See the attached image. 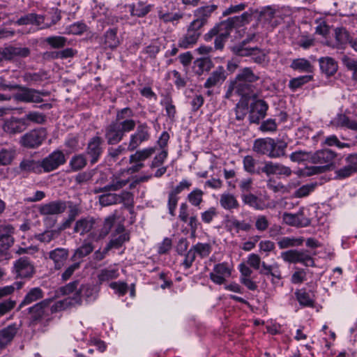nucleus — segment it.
<instances>
[{
    "label": "nucleus",
    "mask_w": 357,
    "mask_h": 357,
    "mask_svg": "<svg viewBox=\"0 0 357 357\" xmlns=\"http://www.w3.org/2000/svg\"><path fill=\"white\" fill-rule=\"evenodd\" d=\"M133 116L134 112L129 107L117 111L116 119L105 128V137L108 144H118L126 133L134 130L137 124Z\"/></svg>",
    "instance_id": "f257e3e1"
},
{
    "label": "nucleus",
    "mask_w": 357,
    "mask_h": 357,
    "mask_svg": "<svg viewBox=\"0 0 357 357\" xmlns=\"http://www.w3.org/2000/svg\"><path fill=\"white\" fill-rule=\"evenodd\" d=\"M250 16V15L248 13H244L241 16L230 17L227 20L221 22L205 34L204 39L206 40H211L213 37H215L214 42L215 48L216 50H222L235 25L243 22L244 20H247Z\"/></svg>",
    "instance_id": "f03ea898"
},
{
    "label": "nucleus",
    "mask_w": 357,
    "mask_h": 357,
    "mask_svg": "<svg viewBox=\"0 0 357 357\" xmlns=\"http://www.w3.org/2000/svg\"><path fill=\"white\" fill-rule=\"evenodd\" d=\"M335 152L330 149L319 150L312 154L310 160L312 162L320 164V166H312L306 169L305 174L308 176L326 172L333 166V160L335 158Z\"/></svg>",
    "instance_id": "7ed1b4c3"
},
{
    "label": "nucleus",
    "mask_w": 357,
    "mask_h": 357,
    "mask_svg": "<svg viewBox=\"0 0 357 357\" xmlns=\"http://www.w3.org/2000/svg\"><path fill=\"white\" fill-rule=\"evenodd\" d=\"M15 228L10 224L0 225V261L10 258L9 249L13 245Z\"/></svg>",
    "instance_id": "20e7f679"
},
{
    "label": "nucleus",
    "mask_w": 357,
    "mask_h": 357,
    "mask_svg": "<svg viewBox=\"0 0 357 357\" xmlns=\"http://www.w3.org/2000/svg\"><path fill=\"white\" fill-rule=\"evenodd\" d=\"M204 22L203 20L196 19L194 20L187 31V33L180 38L178 42V45L182 49H188L195 45L200 36L199 29L204 26Z\"/></svg>",
    "instance_id": "39448f33"
},
{
    "label": "nucleus",
    "mask_w": 357,
    "mask_h": 357,
    "mask_svg": "<svg viewBox=\"0 0 357 357\" xmlns=\"http://www.w3.org/2000/svg\"><path fill=\"white\" fill-rule=\"evenodd\" d=\"M151 139V128L146 123H139L135 131L130 135L128 150L133 151Z\"/></svg>",
    "instance_id": "423d86ee"
},
{
    "label": "nucleus",
    "mask_w": 357,
    "mask_h": 357,
    "mask_svg": "<svg viewBox=\"0 0 357 357\" xmlns=\"http://www.w3.org/2000/svg\"><path fill=\"white\" fill-rule=\"evenodd\" d=\"M231 50L234 54L239 56H252L255 63H263L266 60L267 54L257 47H243L242 45H235L231 47Z\"/></svg>",
    "instance_id": "0eeeda50"
},
{
    "label": "nucleus",
    "mask_w": 357,
    "mask_h": 357,
    "mask_svg": "<svg viewBox=\"0 0 357 357\" xmlns=\"http://www.w3.org/2000/svg\"><path fill=\"white\" fill-rule=\"evenodd\" d=\"M66 162V156L63 151L55 150L40 161L41 169L48 173L56 170Z\"/></svg>",
    "instance_id": "6e6552de"
},
{
    "label": "nucleus",
    "mask_w": 357,
    "mask_h": 357,
    "mask_svg": "<svg viewBox=\"0 0 357 357\" xmlns=\"http://www.w3.org/2000/svg\"><path fill=\"white\" fill-rule=\"evenodd\" d=\"M18 89L19 91L14 94L13 98L20 102L40 103L43 102L42 96H47L49 94L47 91H40L20 86Z\"/></svg>",
    "instance_id": "1a4fd4ad"
},
{
    "label": "nucleus",
    "mask_w": 357,
    "mask_h": 357,
    "mask_svg": "<svg viewBox=\"0 0 357 357\" xmlns=\"http://www.w3.org/2000/svg\"><path fill=\"white\" fill-rule=\"evenodd\" d=\"M46 130L44 128L34 129L26 133L21 139V144L26 148L38 147L46 138Z\"/></svg>",
    "instance_id": "9d476101"
},
{
    "label": "nucleus",
    "mask_w": 357,
    "mask_h": 357,
    "mask_svg": "<svg viewBox=\"0 0 357 357\" xmlns=\"http://www.w3.org/2000/svg\"><path fill=\"white\" fill-rule=\"evenodd\" d=\"M252 100L253 102L249 107L248 119L250 123H259L266 116L268 105L264 100L257 98Z\"/></svg>",
    "instance_id": "9b49d317"
},
{
    "label": "nucleus",
    "mask_w": 357,
    "mask_h": 357,
    "mask_svg": "<svg viewBox=\"0 0 357 357\" xmlns=\"http://www.w3.org/2000/svg\"><path fill=\"white\" fill-rule=\"evenodd\" d=\"M51 299H45L29 308V313L32 322L36 323L50 316Z\"/></svg>",
    "instance_id": "f8f14e48"
},
{
    "label": "nucleus",
    "mask_w": 357,
    "mask_h": 357,
    "mask_svg": "<svg viewBox=\"0 0 357 357\" xmlns=\"http://www.w3.org/2000/svg\"><path fill=\"white\" fill-rule=\"evenodd\" d=\"M231 274V269L226 262L217 264L209 274L211 281L216 284H222Z\"/></svg>",
    "instance_id": "ddd939ff"
},
{
    "label": "nucleus",
    "mask_w": 357,
    "mask_h": 357,
    "mask_svg": "<svg viewBox=\"0 0 357 357\" xmlns=\"http://www.w3.org/2000/svg\"><path fill=\"white\" fill-rule=\"evenodd\" d=\"M130 239L129 234L126 231L123 225H118L112 233L109 242L106 245V250L119 248L123 244Z\"/></svg>",
    "instance_id": "4468645a"
},
{
    "label": "nucleus",
    "mask_w": 357,
    "mask_h": 357,
    "mask_svg": "<svg viewBox=\"0 0 357 357\" xmlns=\"http://www.w3.org/2000/svg\"><path fill=\"white\" fill-rule=\"evenodd\" d=\"M129 183L128 178H123L121 174H113L109 183L102 188H96V193L114 192L123 188Z\"/></svg>",
    "instance_id": "2eb2a0df"
},
{
    "label": "nucleus",
    "mask_w": 357,
    "mask_h": 357,
    "mask_svg": "<svg viewBox=\"0 0 357 357\" xmlns=\"http://www.w3.org/2000/svg\"><path fill=\"white\" fill-rule=\"evenodd\" d=\"M66 208V202L56 200L40 205L38 211L43 215H58L63 213Z\"/></svg>",
    "instance_id": "dca6fc26"
},
{
    "label": "nucleus",
    "mask_w": 357,
    "mask_h": 357,
    "mask_svg": "<svg viewBox=\"0 0 357 357\" xmlns=\"http://www.w3.org/2000/svg\"><path fill=\"white\" fill-rule=\"evenodd\" d=\"M281 257L284 261L294 264H305L308 261L312 260L307 251L305 250H290L282 252Z\"/></svg>",
    "instance_id": "f3484780"
},
{
    "label": "nucleus",
    "mask_w": 357,
    "mask_h": 357,
    "mask_svg": "<svg viewBox=\"0 0 357 357\" xmlns=\"http://www.w3.org/2000/svg\"><path fill=\"white\" fill-rule=\"evenodd\" d=\"M130 196V192L122 191L119 194L106 192L99 196L98 200L100 204L102 206L118 204L123 202Z\"/></svg>",
    "instance_id": "a211bd4d"
},
{
    "label": "nucleus",
    "mask_w": 357,
    "mask_h": 357,
    "mask_svg": "<svg viewBox=\"0 0 357 357\" xmlns=\"http://www.w3.org/2000/svg\"><path fill=\"white\" fill-rule=\"evenodd\" d=\"M27 128V123H25L24 117L17 118L11 116L6 119L3 125V129L5 132L10 134L20 133L24 131Z\"/></svg>",
    "instance_id": "6ab92c4d"
},
{
    "label": "nucleus",
    "mask_w": 357,
    "mask_h": 357,
    "mask_svg": "<svg viewBox=\"0 0 357 357\" xmlns=\"http://www.w3.org/2000/svg\"><path fill=\"white\" fill-rule=\"evenodd\" d=\"M234 87L236 88V93L241 96V99H255L257 94L255 92V88L252 84L243 81L234 79L233 81Z\"/></svg>",
    "instance_id": "aec40b11"
},
{
    "label": "nucleus",
    "mask_w": 357,
    "mask_h": 357,
    "mask_svg": "<svg viewBox=\"0 0 357 357\" xmlns=\"http://www.w3.org/2000/svg\"><path fill=\"white\" fill-rule=\"evenodd\" d=\"M103 140L98 136L93 137L88 143L86 153L91 157V162L96 163L102 153Z\"/></svg>",
    "instance_id": "412c9836"
},
{
    "label": "nucleus",
    "mask_w": 357,
    "mask_h": 357,
    "mask_svg": "<svg viewBox=\"0 0 357 357\" xmlns=\"http://www.w3.org/2000/svg\"><path fill=\"white\" fill-rule=\"evenodd\" d=\"M97 290L95 287L89 284L82 285L78 291H76V296L73 297L75 305H81L82 298L86 301H94L97 297Z\"/></svg>",
    "instance_id": "4be33fe9"
},
{
    "label": "nucleus",
    "mask_w": 357,
    "mask_h": 357,
    "mask_svg": "<svg viewBox=\"0 0 357 357\" xmlns=\"http://www.w3.org/2000/svg\"><path fill=\"white\" fill-rule=\"evenodd\" d=\"M69 255L66 248H57L48 253L49 259L53 261L55 269L59 270L65 265Z\"/></svg>",
    "instance_id": "5701e85b"
},
{
    "label": "nucleus",
    "mask_w": 357,
    "mask_h": 357,
    "mask_svg": "<svg viewBox=\"0 0 357 357\" xmlns=\"http://www.w3.org/2000/svg\"><path fill=\"white\" fill-rule=\"evenodd\" d=\"M282 220L285 224L296 227H305L310 225V219L304 217L301 212L295 214L284 213Z\"/></svg>",
    "instance_id": "b1692460"
},
{
    "label": "nucleus",
    "mask_w": 357,
    "mask_h": 357,
    "mask_svg": "<svg viewBox=\"0 0 357 357\" xmlns=\"http://www.w3.org/2000/svg\"><path fill=\"white\" fill-rule=\"evenodd\" d=\"M14 268L17 277L29 278L33 273V266L26 257H21L15 261Z\"/></svg>",
    "instance_id": "393cba45"
},
{
    "label": "nucleus",
    "mask_w": 357,
    "mask_h": 357,
    "mask_svg": "<svg viewBox=\"0 0 357 357\" xmlns=\"http://www.w3.org/2000/svg\"><path fill=\"white\" fill-rule=\"evenodd\" d=\"M18 331L17 324H11L0 330V349H5L9 345Z\"/></svg>",
    "instance_id": "a878e982"
},
{
    "label": "nucleus",
    "mask_w": 357,
    "mask_h": 357,
    "mask_svg": "<svg viewBox=\"0 0 357 357\" xmlns=\"http://www.w3.org/2000/svg\"><path fill=\"white\" fill-rule=\"evenodd\" d=\"M226 79L225 70L222 66H218L206 79L204 83L205 88H211L221 84Z\"/></svg>",
    "instance_id": "bb28decb"
},
{
    "label": "nucleus",
    "mask_w": 357,
    "mask_h": 357,
    "mask_svg": "<svg viewBox=\"0 0 357 357\" xmlns=\"http://www.w3.org/2000/svg\"><path fill=\"white\" fill-rule=\"evenodd\" d=\"M272 138H262L255 140L253 151L261 155H266L271 158V149L273 147Z\"/></svg>",
    "instance_id": "cd10ccee"
},
{
    "label": "nucleus",
    "mask_w": 357,
    "mask_h": 357,
    "mask_svg": "<svg viewBox=\"0 0 357 357\" xmlns=\"http://www.w3.org/2000/svg\"><path fill=\"white\" fill-rule=\"evenodd\" d=\"M219 203L220 206L227 211H232L239 207L236 197L231 193L224 192L220 195Z\"/></svg>",
    "instance_id": "c85d7f7f"
},
{
    "label": "nucleus",
    "mask_w": 357,
    "mask_h": 357,
    "mask_svg": "<svg viewBox=\"0 0 357 357\" xmlns=\"http://www.w3.org/2000/svg\"><path fill=\"white\" fill-rule=\"evenodd\" d=\"M250 114L249 101L246 99H241L234 108L235 118L232 121L238 122V125L245 119L248 114Z\"/></svg>",
    "instance_id": "c756f323"
},
{
    "label": "nucleus",
    "mask_w": 357,
    "mask_h": 357,
    "mask_svg": "<svg viewBox=\"0 0 357 357\" xmlns=\"http://www.w3.org/2000/svg\"><path fill=\"white\" fill-rule=\"evenodd\" d=\"M319 62L321 72L328 77L333 75L337 70V63L331 57H321Z\"/></svg>",
    "instance_id": "7c9ffc66"
},
{
    "label": "nucleus",
    "mask_w": 357,
    "mask_h": 357,
    "mask_svg": "<svg viewBox=\"0 0 357 357\" xmlns=\"http://www.w3.org/2000/svg\"><path fill=\"white\" fill-rule=\"evenodd\" d=\"M242 202L244 204L255 208V210H264L265 204L257 196L252 193L241 194Z\"/></svg>",
    "instance_id": "2f4dec72"
},
{
    "label": "nucleus",
    "mask_w": 357,
    "mask_h": 357,
    "mask_svg": "<svg viewBox=\"0 0 357 357\" xmlns=\"http://www.w3.org/2000/svg\"><path fill=\"white\" fill-rule=\"evenodd\" d=\"M258 73H255L252 68L245 67L241 69L236 75L235 79L253 84L259 79Z\"/></svg>",
    "instance_id": "473e14b6"
},
{
    "label": "nucleus",
    "mask_w": 357,
    "mask_h": 357,
    "mask_svg": "<svg viewBox=\"0 0 357 357\" xmlns=\"http://www.w3.org/2000/svg\"><path fill=\"white\" fill-rule=\"evenodd\" d=\"M156 151V147H147L137 150L130 156V163L142 162L149 158Z\"/></svg>",
    "instance_id": "72a5a7b5"
},
{
    "label": "nucleus",
    "mask_w": 357,
    "mask_h": 357,
    "mask_svg": "<svg viewBox=\"0 0 357 357\" xmlns=\"http://www.w3.org/2000/svg\"><path fill=\"white\" fill-rule=\"evenodd\" d=\"M93 249L94 248L91 243L84 242L79 248L74 251L70 259L73 261L81 262V259L91 253Z\"/></svg>",
    "instance_id": "f704fd0d"
},
{
    "label": "nucleus",
    "mask_w": 357,
    "mask_h": 357,
    "mask_svg": "<svg viewBox=\"0 0 357 357\" xmlns=\"http://www.w3.org/2000/svg\"><path fill=\"white\" fill-rule=\"evenodd\" d=\"M296 298L303 307H313L314 300L313 296L305 289H298L295 292Z\"/></svg>",
    "instance_id": "c9c22d12"
},
{
    "label": "nucleus",
    "mask_w": 357,
    "mask_h": 357,
    "mask_svg": "<svg viewBox=\"0 0 357 357\" xmlns=\"http://www.w3.org/2000/svg\"><path fill=\"white\" fill-rule=\"evenodd\" d=\"M266 186L275 193H288L292 188L296 187V185L289 183L287 185H283L281 182H277L274 178H269L266 182Z\"/></svg>",
    "instance_id": "e433bc0d"
},
{
    "label": "nucleus",
    "mask_w": 357,
    "mask_h": 357,
    "mask_svg": "<svg viewBox=\"0 0 357 357\" xmlns=\"http://www.w3.org/2000/svg\"><path fill=\"white\" fill-rule=\"evenodd\" d=\"M94 220L92 218H82L77 220L74 227V231L84 235L89 232L93 227Z\"/></svg>",
    "instance_id": "4c0bfd02"
},
{
    "label": "nucleus",
    "mask_w": 357,
    "mask_h": 357,
    "mask_svg": "<svg viewBox=\"0 0 357 357\" xmlns=\"http://www.w3.org/2000/svg\"><path fill=\"white\" fill-rule=\"evenodd\" d=\"M44 296L43 291L39 287H34L30 289L26 294L24 298L20 305V307L24 305H29L39 299H41Z\"/></svg>",
    "instance_id": "58836bf2"
},
{
    "label": "nucleus",
    "mask_w": 357,
    "mask_h": 357,
    "mask_svg": "<svg viewBox=\"0 0 357 357\" xmlns=\"http://www.w3.org/2000/svg\"><path fill=\"white\" fill-rule=\"evenodd\" d=\"M212 67L213 63L209 58L197 59L194 62V70L198 75H202L204 72L209 71Z\"/></svg>",
    "instance_id": "ea45409f"
},
{
    "label": "nucleus",
    "mask_w": 357,
    "mask_h": 357,
    "mask_svg": "<svg viewBox=\"0 0 357 357\" xmlns=\"http://www.w3.org/2000/svg\"><path fill=\"white\" fill-rule=\"evenodd\" d=\"M104 44L107 48L114 50L120 44V40L117 37V31L115 29H111L107 31L104 35Z\"/></svg>",
    "instance_id": "a19ab883"
},
{
    "label": "nucleus",
    "mask_w": 357,
    "mask_h": 357,
    "mask_svg": "<svg viewBox=\"0 0 357 357\" xmlns=\"http://www.w3.org/2000/svg\"><path fill=\"white\" fill-rule=\"evenodd\" d=\"M332 123L337 127H346L357 130V122L351 121L348 116L342 114H337L333 120Z\"/></svg>",
    "instance_id": "79ce46f5"
},
{
    "label": "nucleus",
    "mask_w": 357,
    "mask_h": 357,
    "mask_svg": "<svg viewBox=\"0 0 357 357\" xmlns=\"http://www.w3.org/2000/svg\"><path fill=\"white\" fill-rule=\"evenodd\" d=\"M305 239L303 237H289L285 236L281 238L278 241V245L280 249H285L290 247H297L301 245Z\"/></svg>",
    "instance_id": "37998d69"
},
{
    "label": "nucleus",
    "mask_w": 357,
    "mask_h": 357,
    "mask_svg": "<svg viewBox=\"0 0 357 357\" xmlns=\"http://www.w3.org/2000/svg\"><path fill=\"white\" fill-rule=\"evenodd\" d=\"M119 273L117 268L109 267L102 269L98 275L99 283L102 284L105 282L116 279L119 277Z\"/></svg>",
    "instance_id": "c03bdc74"
},
{
    "label": "nucleus",
    "mask_w": 357,
    "mask_h": 357,
    "mask_svg": "<svg viewBox=\"0 0 357 357\" xmlns=\"http://www.w3.org/2000/svg\"><path fill=\"white\" fill-rule=\"evenodd\" d=\"M273 147L271 149V158H276L284 156L285 155V150L287 147V144L282 141L278 140L277 142L273 139Z\"/></svg>",
    "instance_id": "a18cd8bd"
},
{
    "label": "nucleus",
    "mask_w": 357,
    "mask_h": 357,
    "mask_svg": "<svg viewBox=\"0 0 357 357\" xmlns=\"http://www.w3.org/2000/svg\"><path fill=\"white\" fill-rule=\"evenodd\" d=\"M150 5L144 1H137L130 7V12L132 15L143 17L150 11Z\"/></svg>",
    "instance_id": "49530a36"
},
{
    "label": "nucleus",
    "mask_w": 357,
    "mask_h": 357,
    "mask_svg": "<svg viewBox=\"0 0 357 357\" xmlns=\"http://www.w3.org/2000/svg\"><path fill=\"white\" fill-rule=\"evenodd\" d=\"M20 169L23 172H41L40 161L24 160L20 164Z\"/></svg>",
    "instance_id": "de8ad7c7"
},
{
    "label": "nucleus",
    "mask_w": 357,
    "mask_h": 357,
    "mask_svg": "<svg viewBox=\"0 0 357 357\" xmlns=\"http://www.w3.org/2000/svg\"><path fill=\"white\" fill-rule=\"evenodd\" d=\"M23 117L25 123H27V127L30 122L36 124H43L46 121L45 115L38 112H29Z\"/></svg>",
    "instance_id": "09e8293b"
},
{
    "label": "nucleus",
    "mask_w": 357,
    "mask_h": 357,
    "mask_svg": "<svg viewBox=\"0 0 357 357\" xmlns=\"http://www.w3.org/2000/svg\"><path fill=\"white\" fill-rule=\"evenodd\" d=\"M116 220L114 215L107 217L103 222V226L100 229L99 234L95 238L96 241L105 238L110 231Z\"/></svg>",
    "instance_id": "8fccbe9b"
},
{
    "label": "nucleus",
    "mask_w": 357,
    "mask_h": 357,
    "mask_svg": "<svg viewBox=\"0 0 357 357\" xmlns=\"http://www.w3.org/2000/svg\"><path fill=\"white\" fill-rule=\"evenodd\" d=\"M335 37L337 43L342 47L348 44L351 38L349 32L344 27H337L335 29Z\"/></svg>",
    "instance_id": "3c124183"
},
{
    "label": "nucleus",
    "mask_w": 357,
    "mask_h": 357,
    "mask_svg": "<svg viewBox=\"0 0 357 357\" xmlns=\"http://www.w3.org/2000/svg\"><path fill=\"white\" fill-rule=\"evenodd\" d=\"M59 236V230H46L43 233L35 235V238L41 243H48L54 239H56Z\"/></svg>",
    "instance_id": "603ef678"
},
{
    "label": "nucleus",
    "mask_w": 357,
    "mask_h": 357,
    "mask_svg": "<svg viewBox=\"0 0 357 357\" xmlns=\"http://www.w3.org/2000/svg\"><path fill=\"white\" fill-rule=\"evenodd\" d=\"M76 305L73 298H66L56 302L52 306L50 305V314L58 311L63 310L67 307Z\"/></svg>",
    "instance_id": "864d4df0"
},
{
    "label": "nucleus",
    "mask_w": 357,
    "mask_h": 357,
    "mask_svg": "<svg viewBox=\"0 0 357 357\" xmlns=\"http://www.w3.org/2000/svg\"><path fill=\"white\" fill-rule=\"evenodd\" d=\"M69 165L73 171L77 172L81 170L86 165V159L82 154L75 155L72 157Z\"/></svg>",
    "instance_id": "5fc2aeb1"
},
{
    "label": "nucleus",
    "mask_w": 357,
    "mask_h": 357,
    "mask_svg": "<svg viewBox=\"0 0 357 357\" xmlns=\"http://www.w3.org/2000/svg\"><path fill=\"white\" fill-rule=\"evenodd\" d=\"M294 70L310 73L312 70V66L310 63L305 59H294L291 65Z\"/></svg>",
    "instance_id": "6e6d98bb"
},
{
    "label": "nucleus",
    "mask_w": 357,
    "mask_h": 357,
    "mask_svg": "<svg viewBox=\"0 0 357 357\" xmlns=\"http://www.w3.org/2000/svg\"><path fill=\"white\" fill-rule=\"evenodd\" d=\"M204 192L199 189L195 188L190 192L188 195V202L194 206H199L203 202Z\"/></svg>",
    "instance_id": "4d7b16f0"
},
{
    "label": "nucleus",
    "mask_w": 357,
    "mask_h": 357,
    "mask_svg": "<svg viewBox=\"0 0 357 357\" xmlns=\"http://www.w3.org/2000/svg\"><path fill=\"white\" fill-rule=\"evenodd\" d=\"M45 42L52 48H62L67 44V38L63 36H50L45 38Z\"/></svg>",
    "instance_id": "13d9d810"
},
{
    "label": "nucleus",
    "mask_w": 357,
    "mask_h": 357,
    "mask_svg": "<svg viewBox=\"0 0 357 357\" xmlns=\"http://www.w3.org/2000/svg\"><path fill=\"white\" fill-rule=\"evenodd\" d=\"M243 168L245 172L250 174H259V171L257 170V161L251 155H246L243 160Z\"/></svg>",
    "instance_id": "bf43d9fd"
},
{
    "label": "nucleus",
    "mask_w": 357,
    "mask_h": 357,
    "mask_svg": "<svg viewBox=\"0 0 357 357\" xmlns=\"http://www.w3.org/2000/svg\"><path fill=\"white\" fill-rule=\"evenodd\" d=\"M197 254L201 258L207 257L211 252L212 247L209 243H197L192 245Z\"/></svg>",
    "instance_id": "052dcab7"
},
{
    "label": "nucleus",
    "mask_w": 357,
    "mask_h": 357,
    "mask_svg": "<svg viewBox=\"0 0 357 357\" xmlns=\"http://www.w3.org/2000/svg\"><path fill=\"white\" fill-rule=\"evenodd\" d=\"M216 8V6L211 5L207 6H203L202 8H198L195 11V15L197 19L203 20L204 24L206 23V19L208 17L211 13H213Z\"/></svg>",
    "instance_id": "680f3d73"
},
{
    "label": "nucleus",
    "mask_w": 357,
    "mask_h": 357,
    "mask_svg": "<svg viewBox=\"0 0 357 357\" xmlns=\"http://www.w3.org/2000/svg\"><path fill=\"white\" fill-rule=\"evenodd\" d=\"M230 228H234L237 232L239 231H248L252 229V225L245 221H239L232 219L229 221Z\"/></svg>",
    "instance_id": "e2e57ef3"
},
{
    "label": "nucleus",
    "mask_w": 357,
    "mask_h": 357,
    "mask_svg": "<svg viewBox=\"0 0 357 357\" xmlns=\"http://www.w3.org/2000/svg\"><path fill=\"white\" fill-rule=\"evenodd\" d=\"M86 30V25L82 22H75L66 28V33L73 35L82 34Z\"/></svg>",
    "instance_id": "0e129e2a"
},
{
    "label": "nucleus",
    "mask_w": 357,
    "mask_h": 357,
    "mask_svg": "<svg viewBox=\"0 0 357 357\" xmlns=\"http://www.w3.org/2000/svg\"><path fill=\"white\" fill-rule=\"evenodd\" d=\"M79 282L77 280L71 282L67 284L66 286L61 288V292L63 295H71L70 298H73L76 296V291H78Z\"/></svg>",
    "instance_id": "69168bd1"
},
{
    "label": "nucleus",
    "mask_w": 357,
    "mask_h": 357,
    "mask_svg": "<svg viewBox=\"0 0 357 357\" xmlns=\"http://www.w3.org/2000/svg\"><path fill=\"white\" fill-rule=\"evenodd\" d=\"M312 154L304 151H296L293 152L289 158L292 162H301L310 159Z\"/></svg>",
    "instance_id": "338daca9"
},
{
    "label": "nucleus",
    "mask_w": 357,
    "mask_h": 357,
    "mask_svg": "<svg viewBox=\"0 0 357 357\" xmlns=\"http://www.w3.org/2000/svg\"><path fill=\"white\" fill-rule=\"evenodd\" d=\"M168 153L167 149H163L158 153L153 159L150 164V167L151 169H154L155 167H159L162 166L164 163L165 160L167 157Z\"/></svg>",
    "instance_id": "774afa93"
}]
</instances>
